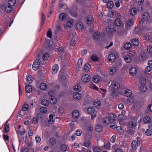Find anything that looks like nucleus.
<instances>
[{
    "label": "nucleus",
    "instance_id": "obj_1",
    "mask_svg": "<svg viewBox=\"0 0 152 152\" xmlns=\"http://www.w3.org/2000/svg\"><path fill=\"white\" fill-rule=\"evenodd\" d=\"M40 61L39 59H36L33 62L32 68L34 70H37L39 67Z\"/></svg>",
    "mask_w": 152,
    "mask_h": 152
},
{
    "label": "nucleus",
    "instance_id": "obj_2",
    "mask_svg": "<svg viewBox=\"0 0 152 152\" xmlns=\"http://www.w3.org/2000/svg\"><path fill=\"white\" fill-rule=\"evenodd\" d=\"M91 79L90 76L88 74H85L83 75L82 77V80L84 83L88 82Z\"/></svg>",
    "mask_w": 152,
    "mask_h": 152
},
{
    "label": "nucleus",
    "instance_id": "obj_3",
    "mask_svg": "<svg viewBox=\"0 0 152 152\" xmlns=\"http://www.w3.org/2000/svg\"><path fill=\"white\" fill-rule=\"evenodd\" d=\"M108 58L110 62H113L116 59V56L115 54L111 53L108 56Z\"/></svg>",
    "mask_w": 152,
    "mask_h": 152
},
{
    "label": "nucleus",
    "instance_id": "obj_4",
    "mask_svg": "<svg viewBox=\"0 0 152 152\" xmlns=\"http://www.w3.org/2000/svg\"><path fill=\"white\" fill-rule=\"evenodd\" d=\"M110 117H105L102 120L103 123L107 125L109 123L111 124L113 123V122L112 121L110 120Z\"/></svg>",
    "mask_w": 152,
    "mask_h": 152
},
{
    "label": "nucleus",
    "instance_id": "obj_5",
    "mask_svg": "<svg viewBox=\"0 0 152 152\" xmlns=\"http://www.w3.org/2000/svg\"><path fill=\"white\" fill-rule=\"evenodd\" d=\"M140 144H139V143L137 142L136 140L133 141L131 144L133 149L134 150H136L137 148L138 145H140Z\"/></svg>",
    "mask_w": 152,
    "mask_h": 152
},
{
    "label": "nucleus",
    "instance_id": "obj_6",
    "mask_svg": "<svg viewBox=\"0 0 152 152\" xmlns=\"http://www.w3.org/2000/svg\"><path fill=\"white\" fill-rule=\"evenodd\" d=\"M73 97L74 99L78 100L81 98V95L78 92H75L73 94Z\"/></svg>",
    "mask_w": 152,
    "mask_h": 152
},
{
    "label": "nucleus",
    "instance_id": "obj_7",
    "mask_svg": "<svg viewBox=\"0 0 152 152\" xmlns=\"http://www.w3.org/2000/svg\"><path fill=\"white\" fill-rule=\"evenodd\" d=\"M86 20L87 23L90 26H91L93 24V20L92 19V17L91 16H88L86 18Z\"/></svg>",
    "mask_w": 152,
    "mask_h": 152
},
{
    "label": "nucleus",
    "instance_id": "obj_8",
    "mask_svg": "<svg viewBox=\"0 0 152 152\" xmlns=\"http://www.w3.org/2000/svg\"><path fill=\"white\" fill-rule=\"evenodd\" d=\"M77 39L76 37V34H74V37L72 38L70 44L72 46H74L76 44Z\"/></svg>",
    "mask_w": 152,
    "mask_h": 152
},
{
    "label": "nucleus",
    "instance_id": "obj_9",
    "mask_svg": "<svg viewBox=\"0 0 152 152\" xmlns=\"http://www.w3.org/2000/svg\"><path fill=\"white\" fill-rule=\"evenodd\" d=\"M59 69V66L58 65L56 64L52 67V73L53 74L56 73Z\"/></svg>",
    "mask_w": 152,
    "mask_h": 152
},
{
    "label": "nucleus",
    "instance_id": "obj_10",
    "mask_svg": "<svg viewBox=\"0 0 152 152\" xmlns=\"http://www.w3.org/2000/svg\"><path fill=\"white\" fill-rule=\"evenodd\" d=\"M25 85L26 86L25 87V89L26 92L28 93L31 92L32 91V87L30 85H27L26 83H25Z\"/></svg>",
    "mask_w": 152,
    "mask_h": 152
},
{
    "label": "nucleus",
    "instance_id": "obj_11",
    "mask_svg": "<svg viewBox=\"0 0 152 152\" xmlns=\"http://www.w3.org/2000/svg\"><path fill=\"white\" fill-rule=\"evenodd\" d=\"M137 69L135 67L131 68L129 70V73L132 75H135L137 73Z\"/></svg>",
    "mask_w": 152,
    "mask_h": 152
},
{
    "label": "nucleus",
    "instance_id": "obj_12",
    "mask_svg": "<svg viewBox=\"0 0 152 152\" xmlns=\"http://www.w3.org/2000/svg\"><path fill=\"white\" fill-rule=\"evenodd\" d=\"M76 26L77 28L80 30H82L83 28V23L80 22H77L76 23Z\"/></svg>",
    "mask_w": 152,
    "mask_h": 152
},
{
    "label": "nucleus",
    "instance_id": "obj_13",
    "mask_svg": "<svg viewBox=\"0 0 152 152\" xmlns=\"http://www.w3.org/2000/svg\"><path fill=\"white\" fill-rule=\"evenodd\" d=\"M113 88L115 90H116L119 88H122L124 87V86L122 85H119L118 83H115L113 85Z\"/></svg>",
    "mask_w": 152,
    "mask_h": 152
},
{
    "label": "nucleus",
    "instance_id": "obj_14",
    "mask_svg": "<svg viewBox=\"0 0 152 152\" xmlns=\"http://www.w3.org/2000/svg\"><path fill=\"white\" fill-rule=\"evenodd\" d=\"M74 22L73 20L71 19L68 20L66 23L67 26L69 28L72 27L73 25Z\"/></svg>",
    "mask_w": 152,
    "mask_h": 152
},
{
    "label": "nucleus",
    "instance_id": "obj_15",
    "mask_svg": "<svg viewBox=\"0 0 152 152\" xmlns=\"http://www.w3.org/2000/svg\"><path fill=\"white\" fill-rule=\"evenodd\" d=\"M131 42L133 45L137 46L139 44V41L138 39H134L132 40Z\"/></svg>",
    "mask_w": 152,
    "mask_h": 152
},
{
    "label": "nucleus",
    "instance_id": "obj_16",
    "mask_svg": "<svg viewBox=\"0 0 152 152\" xmlns=\"http://www.w3.org/2000/svg\"><path fill=\"white\" fill-rule=\"evenodd\" d=\"M114 31L113 28L111 26H109L106 29V31L109 34H112Z\"/></svg>",
    "mask_w": 152,
    "mask_h": 152
},
{
    "label": "nucleus",
    "instance_id": "obj_17",
    "mask_svg": "<svg viewBox=\"0 0 152 152\" xmlns=\"http://www.w3.org/2000/svg\"><path fill=\"white\" fill-rule=\"evenodd\" d=\"M26 80L29 83H31L33 81L32 77L30 75H27L26 77Z\"/></svg>",
    "mask_w": 152,
    "mask_h": 152
},
{
    "label": "nucleus",
    "instance_id": "obj_18",
    "mask_svg": "<svg viewBox=\"0 0 152 152\" xmlns=\"http://www.w3.org/2000/svg\"><path fill=\"white\" fill-rule=\"evenodd\" d=\"M79 112L77 110H75L72 113V116L73 118H76L79 116Z\"/></svg>",
    "mask_w": 152,
    "mask_h": 152
},
{
    "label": "nucleus",
    "instance_id": "obj_19",
    "mask_svg": "<svg viewBox=\"0 0 152 152\" xmlns=\"http://www.w3.org/2000/svg\"><path fill=\"white\" fill-rule=\"evenodd\" d=\"M57 101V99L54 96H51L49 98V102L52 104H54Z\"/></svg>",
    "mask_w": 152,
    "mask_h": 152
},
{
    "label": "nucleus",
    "instance_id": "obj_20",
    "mask_svg": "<svg viewBox=\"0 0 152 152\" xmlns=\"http://www.w3.org/2000/svg\"><path fill=\"white\" fill-rule=\"evenodd\" d=\"M12 7L8 4L5 7V9L6 12L9 13L12 10Z\"/></svg>",
    "mask_w": 152,
    "mask_h": 152
},
{
    "label": "nucleus",
    "instance_id": "obj_21",
    "mask_svg": "<svg viewBox=\"0 0 152 152\" xmlns=\"http://www.w3.org/2000/svg\"><path fill=\"white\" fill-rule=\"evenodd\" d=\"M102 127L101 125H97L96 126V132L99 133L102 132Z\"/></svg>",
    "mask_w": 152,
    "mask_h": 152
},
{
    "label": "nucleus",
    "instance_id": "obj_22",
    "mask_svg": "<svg viewBox=\"0 0 152 152\" xmlns=\"http://www.w3.org/2000/svg\"><path fill=\"white\" fill-rule=\"evenodd\" d=\"M124 47L126 50H128L132 47V44L130 42H126L124 45Z\"/></svg>",
    "mask_w": 152,
    "mask_h": 152
},
{
    "label": "nucleus",
    "instance_id": "obj_23",
    "mask_svg": "<svg viewBox=\"0 0 152 152\" xmlns=\"http://www.w3.org/2000/svg\"><path fill=\"white\" fill-rule=\"evenodd\" d=\"M66 18V15L64 13H61L59 16V19L62 21H64L65 20Z\"/></svg>",
    "mask_w": 152,
    "mask_h": 152
},
{
    "label": "nucleus",
    "instance_id": "obj_24",
    "mask_svg": "<svg viewBox=\"0 0 152 152\" xmlns=\"http://www.w3.org/2000/svg\"><path fill=\"white\" fill-rule=\"evenodd\" d=\"M54 117L53 115L50 114L49 115V119L48 120V122L49 124H52L54 122V120L53 119V117Z\"/></svg>",
    "mask_w": 152,
    "mask_h": 152
},
{
    "label": "nucleus",
    "instance_id": "obj_25",
    "mask_svg": "<svg viewBox=\"0 0 152 152\" xmlns=\"http://www.w3.org/2000/svg\"><path fill=\"white\" fill-rule=\"evenodd\" d=\"M39 87L41 90H45L47 88V85L45 83H42L40 84Z\"/></svg>",
    "mask_w": 152,
    "mask_h": 152
},
{
    "label": "nucleus",
    "instance_id": "obj_26",
    "mask_svg": "<svg viewBox=\"0 0 152 152\" xmlns=\"http://www.w3.org/2000/svg\"><path fill=\"white\" fill-rule=\"evenodd\" d=\"M95 109L93 107H89L87 109V112L88 114H90L91 115L93 114L94 112Z\"/></svg>",
    "mask_w": 152,
    "mask_h": 152
},
{
    "label": "nucleus",
    "instance_id": "obj_27",
    "mask_svg": "<svg viewBox=\"0 0 152 152\" xmlns=\"http://www.w3.org/2000/svg\"><path fill=\"white\" fill-rule=\"evenodd\" d=\"M121 20L120 18H117L115 20V24L117 26H121Z\"/></svg>",
    "mask_w": 152,
    "mask_h": 152
},
{
    "label": "nucleus",
    "instance_id": "obj_28",
    "mask_svg": "<svg viewBox=\"0 0 152 152\" xmlns=\"http://www.w3.org/2000/svg\"><path fill=\"white\" fill-rule=\"evenodd\" d=\"M134 24V20L132 19H130L128 20L126 25V27L127 26H130Z\"/></svg>",
    "mask_w": 152,
    "mask_h": 152
},
{
    "label": "nucleus",
    "instance_id": "obj_29",
    "mask_svg": "<svg viewBox=\"0 0 152 152\" xmlns=\"http://www.w3.org/2000/svg\"><path fill=\"white\" fill-rule=\"evenodd\" d=\"M127 132L130 135H132L134 134L135 131L132 129L131 127H129L128 129V130H127Z\"/></svg>",
    "mask_w": 152,
    "mask_h": 152
},
{
    "label": "nucleus",
    "instance_id": "obj_30",
    "mask_svg": "<svg viewBox=\"0 0 152 152\" xmlns=\"http://www.w3.org/2000/svg\"><path fill=\"white\" fill-rule=\"evenodd\" d=\"M145 134L146 135L148 136L152 135V129H147L145 131Z\"/></svg>",
    "mask_w": 152,
    "mask_h": 152
},
{
    "label": "nucleus",
    "instance_id": "obj_31",
    "mask_svg": "<svg viewBox=\"0 0 152 152\" xmlns=\"http://www.w3.org/2000/svg\"><path fill=\"white\" fill-rule=\"evenodd\" d=\"M90 65L89 64H86L84 66V69L85 72H87L89 71L90 70Z\"/></svg>",
    "mask_w": 152,
    "mask_h": 152
},
{
    "label": "nucleus",
    "instance_id": "obj_32",
    "mask_svg": "<svg viewBox=\"0 0 152 152\" xmlns=\"http://www.w3.org/2000/svg\"><path fill=\"white\" fill-rule=\"evenodd\" d=\"M114 6L113 3L112 1H110L107 4V6L108 8L111 9Z\"/></svg>",
    "mask_w": 152,
    "mask_h": 152
},
{
    "label": "nucleus",
    "instance_id": "obj_33",
    "mask_svg": "<svg viewBox=\"0 0 152 152\" xmlns=\"http://www.w3.org/2000/svg\"><path fill=\"white\" fill-rule=\"evenodd\" d=\"M129 126L132 128H133L134 129H135L137 126V125L135 124L134 122L132 121H130L129 122Z\"/></svg>",
    "mask_w": 152,
    "mask_h": 152
},
{
    "label": "nucleus",
    "instance_id": "obj_34",
    "mask_svg": "<svg viewBox=\"0 0 152 152\" xmlns=\"http://www.w3.org/2000/svg\"><path fill=\"white\" fill-rule=\"evenodd\" d=\"M47 111V108L45 107L42 106L40 108V112L42 113H45Z\"/></svg>",
    "mask_w": 152,
    "mask_h": 152
},
{
    "label": "nucleus",
    "instance_id": "obj_35",
    "mask_svg": "<svg viewBox=\"0 0 152 152\" xmlns=\"http://www.w3.org/2000/svg\"><path fill=\"white\" fill-rule=\"evenodd\" d=\"M73 89L75 91H79L81 90V88L80 85H77L74 86Z\"/></svg>",
    "mask_w": 152,
    "mask_h": 152
},
{
    "label": "nucleus",
    "instance_id": "obj_36",
    "mask_svg": "<svg viewBox=\"0 0 152 152\" xmlns=\"http://www.w3.org/2000/svg\"><path fill=\"white\" fill-rule=\"evenodd\" d=\"M147 89L145 85H141L140 86V89L141 92H145Z\"/></svg>",
    "mask_w": 152,
    "mask_h": 152
},
{
    "label": "nucleus",
    "instance_id": "obj_37",
    "mask_svg": "<svg viewBox=\"0 0 152 152\" xmlns=\"http://www.w3.org/2000/svg\"><path fill=\"white\" fill-rule=\"evenodd\" d=\"M41 104L42 105L46 106L48 105L49 103L48 101L46 99H44L42 101Z\"/></svg>",
    "mask_w": 152,
    "mask_h": 152
},
{
    "label": "nucleus",
    "instance_id": "obj_38",
    "mask_svg": "<svg viewBox=\"0 0 152 152\" xmlns=\"http://www.w3.org/2000/svg\"><path fill=\"white\" fill-rule=\"evenodd\" d=\"M83 62V60L82 59H80L78 61L77 64V66L78 68H80Z\"/></svg>",
    "mask_w": 152,
    "mask_h": 152
},
{
    "label": "nucleus",
    "instance_id": "obj_39",
    "mask_svg": "<svg viewBox=\"0 0 152 152\" xmlns=\"http://www.w3.org/2000/svg\"><path fill=\"white\" fill-rule=\"evenodd\" d=\"M151 121L150 118L148 116H146L144 118L143 121L145 124L149 123Z\"/></svg>",
    "mask_w": 152,
    "mask_h": 152
},
{
    "label": "nucleus",
    "instance_id": "obj_40",
    "mask_svg": "<svg viewBox=\"0 0 152 152\" xmlns=\"http://www.w3.org/2000/svg\"><path fill=\"white\" fill-rule=\"evenodd\" d=\"M70 14L74 17H76L77 16V12L74 10H72L70 11Z\"/></svg>",
    "mask_w": 152,
    "mask_h": 152
},
{
    "label": "nucleus",
    "instance_id": "obj_41",
    "mask_svg": "<svg viewBox=\"0 0 152 152\" xmlns=\"http://www.w3.org/2000/svg\"><path fill=\"white\" fill-rule=\"evenodd\" d=\"M149 14L148 13H144L143 14V18L145 19V20H148L149 19L150 16Z\"/></svg>",
    "mask_w": 152,
    "mask_h": 152
},
{
    "label": "nucleus",
    "instance_id": "obj_42",
    "mask_svg": "<svg viewBox=\"0 0 152 152\" xmlns=\"http://www.w3.org/2000/svg\"><path fill=\"white\" fill-rule=\"evenodd\" d=\"M49 142L51 145H54L56 142V140L55 138L52 137L50 139Z\"/></svg>",
    "mask_w": 152,
    "mask_h": 152
},
{
    "label": "nucleus",
    "instance_id": "obj_43",
    "mask_svg": "<svg viewBox=\"0 0 152 152\" xmlns=\"http://www.w3.org/2000/svg\"><path fill=\"white\" fill-rule=\"evenodd\" d=\"M125 94L126 97H130L132 94L131 91L130 90H128V91H125Z\"/></svg>",
    "mask_w": 152,
    "mask_h": 152
},
{
    "label": "nucleus",
    "instance_id": "obj_44",
    "mask_svg": "<svg viewBox=\"0 0 152 152\" xmlns=\"http://www.w3.org/2000/svg\"><path fill=\"white\" fill-rule=\"evenodd\" d=\"M116 69L115 67H112L111 68L109 72L110 74L113 75L114 74L115 72L116 71Z\"/></svg>",
    "mask_w": 152,
    "mask_h": 152
},
{
    "label": "nucleus",
    "instance_id": "obj_45",
    "mask_svg": "<svg viewBox=\"0 0 152 152\" xmlns=\"http://www.w3.org/2000/svg\"><path fill=\"white\" fill-rule=\"evenodd\" d=\"M124 60L127 63H130L131 61V58L129 56H125L124 57Z\"/></svg>",
    "mask_w": 152,
    "mask_h": 152
},
{
    "label": "nucleus",
    "instance_id": "obj_46",
    "mask_svg": "<svg viewBox=\"0 0 152 152\" xmlns=\"http://www.w3.org/2000/svg\"><path fill=\"white\" fill-rule=\"evenodd\" d=\"M16 3V0H9L8 4L12 6H13Z\"/></svg>",
    "mask_w": 152,
    "mask_h": 152
},
{
    "label": "nucleus",
    "instance_id": "obj_47",
    "mask_svg": "<svg viewBox=\"0 0 152 152\" xmlns=\"http://www.w3.org/2000/svg\"><path fill=\"white\" fill-rule=\"evenodd\" d=\"M140 82L141 84V85H145V84L146 83V81L145 78L142 77L141 78L140 80Z\"/></svg>",
    "mask_w": 152,
    "mask_h": 152
},
{
    "label": "nucleus",
    "instance_id": "obj_48",
    "mask_svg": "<svg viewBox=\"0 0 152 152\" xmlns=\"http://www.w3.org/2000/svg\"><path fill=\"white\" fill-rule=\"evenodd\" d=\"M49 56V54L48 53H45L42 56V58L43 60H47Z\"/></svg>",
    "mask_w": 152,
    "mask_h": 152
},
{
    "label": "nucleus",
    "instance_id": "obj_49",
    "mask_svg": "<svg viewBox=\"0 0 152 152\" xmlns=\"http://www.w3.org/2000/svg\"><path fill=\"white\" fill-rule=\"evenodd\" d=\"M130 14L132 15H134L136 13V10L135 8H133L131 9L130 11Z\"/></svg>",
    "mask_w": 152,
    "mask_h": 152
},
{
    "label": "nucleus",
    "instance_id": "obj_50",
    "mask_svg": "<svg viewBox=\"0 0 152 152\" xmlns=\"http://www.w3.org/2000/svg\"><path fill=\"white\" fill-rule=\"evenodd\" d=\"M96 108H99L101 106V102L98 99L96 100Z\"/></svg>",
    "mask_w": 152,
    "mask_h": 152
},
{
    "label": "nucleus",
    "instance_id": "obj_51",
    "mask_svg": "<svg viewBox=\"0 0 152 152\" xmlns=\"http://www.w3.org/2000/svg\"><path fill=\"white\" fill-rule=\"evenodd\" d=\"M61 148L63 151H66L67 149V146L65 144H62L61 145Z\"/></svg>",
    "mask_w": 152,
    "mask_h": 152
},
{
    "label": "nucleus",
    "instance_id": "obj_52",
    "mask_svg": "<svg viewBox=\"0 0 152 152\" xmlns=\"http://www.w3.org/2000/svg\"><path fill=\"white\" fill-rule=\"evenodd\" d=\"M28 108V106L26 104H24L22 107V109L23 111H27Z\"/></svg>",
    "mask_w": 152,
    "mask_h": 152
},
{
    "label": "nucleus",
    "instance_id": "obj_53",
    "mask_svg": "<svg viewBox=\"0 0 152 152\" xmlns=\"http://www.w3.org/2000/svg\"><path fill=\"white\" fill-rule=\"evenodd\" d=\"M45 17L44 15V13L43 12L42 13V23L41 25L42 26H43L45 23Z\"/></svg>",
    "mask_w": 152,
    "mask_h": 152
},
{
    "label": "nucleus",
    "instance_id": "obj_54",
    "mask_svg": "<svg viewBox=\"0 0 152 152\" xmlns=\"http://www.w3.org/2000/svg\"><path fill=\"white\" fill-rule=\"evenodd\" d=\"M52 34L51 31V29H50L47 32V37H48L51 38L52 37Z\"/></svg>",
    "mask_w": 152,
    "mask_h": 152
},
{
    "label": "nucleus",
    "instance_id": "obj_55",
    "mask_svg": "<svg viewBox=\"0 0 152 152\" xmlns=\"http://www.w3.org/2000/svg\"><path fill=\"white\" fill-rule=\"evenodd\" d=\"M96 90L98 91L99 92L101 93V92L103 93H104L105 92V90L104 89L102 88H98L96 86Z\"/></svg>",
    "mask_w": 152,
    "mask_h": 152
},
{
    "label": "nucleus",
    "instance_id": "obj_56",
    "mask_svg": "<svg viewBox=\"0 0 152 152\" xmlns=\"http://www.w3.org/2000/svg\"><path fill=\"white\" fill-rule=\"evenodd\" d=\"M91 142L90 141H86L84 143V145L86 147H88L91 144Z\"/></svg>",
    "mask_w": 152,
    "mask_h": 152
},
{
    "label": "nucleus",
    "instance_id": "obj_57",
    "mask_svg": "<svg viewBox=\"0 0 152 152\" xmlns=\"http://www.w3.org/2000/svg\"><path fill=\"white\" fill-rule=\"evenodd\" d=\"M35 140L37 142L39 143L41 141V138L40 136L37 135L35 137Z\"/></svg>",
    "mask_w": 152,
    "mask_h": 152
},
{
    "label": "nucleus",
    "instance_id": "obj_58",
    "mask_svg": "<svg viewBox=\"0 0 152 152\" xmlns=\"http://www.w3.org/2000/svg\"><path fill=\"white\" fill-rule=\"evenodd\" d=\"M59 7L60 8H63L64 9H66L67 8V6L65 4H60L59 5Z\"/></svg>",
    "mask_w": 152,
    "mask_h": 152
},
{
    "label": "nucleus",
    "instance_id": "obj_59",
    "mask_svg": "<svg viewBox=\"0 0 152 152\" xmlns=\"http://www.w3.org/2000/svg\"><path fill=\"white\" fill-rule=\"evenodd\" d=\"M82 134V131L80 129H78L76 132V134L77 136H80Z\"/></svg>",
    "mask_w": 152,
    "mask_h": 152
},
{
    "label": "nucleus",
    "instance_id": "obj_60",
    "mask_svg": "<svg viewBox=\"0 0 152 152\" xmlns=\"http://www.w3.org/2000/svg\"><path fill=\"white\" fill-rule=\"evenodd\" d=\"M152 70V68L150 66H147L145 68V71L147 72H149Z\"/></svg>",
    "mask_w": 152,
    "mask_h": 152
},
{
    "label": "nucleus",
    "instance_id": "obj_61",
    "mask_svg": "<svg viewBox=\"0 0 152 152\" xmlns=\"http://www.w3.org/2000/svg\"><path fill=\"white\" fill-rule=\"evenodd\" d=\"M96 39H100L101 37V34L99 32L97 31L96 32Z\"/></svg>",
    "mask_w": 152,
    "mask_h": 152
},
{
    "label": "nucleus",
    "instance_id": "obj_62",
    "mask_svg": "<svg viewBox=\"0 0 152 152\" xmlns=\"http://www.w3.org/2000/svg\"><path fill=\"white\" fill-rule=\"evenodd\" d=\"M141 20L140 21V26H142L144 22L147 20H145V19L143 18V17H142V18H141Z\"/></svg>",
    "mask_w": 152,
    "mask_h": 152
},
{
    "label": "nucleus",
    "instance_id": "obj_63",
    "mask_svg": "<svg viewBox=\"0 0 152 152\" xmlns=\"http://www.w3.org/2000/svg\"><path fill=\"white\" fill-rule=\"evenodd\" d=\"M118 93L117 91H112V95L113 96H118Z\"/></svg>",
    "mask_w": 152,
    "mask_h": 152
},
{
    "label": "nucleus",
    "instance_id": "obj_64",
    "mask_svg": "<svg viewBox=\"0 0 152 152\" xmlns=\"http://www.w3.org/2000/svg\"><path fill=\"white\" fill-rule=\"evenodd\" d=\"M4 130L6 132H8L9 131V126L7 125H5L4 127Z\"/></svg>",
    "mask_w": 152,
    "mask_h": 152
}]
</instances>
